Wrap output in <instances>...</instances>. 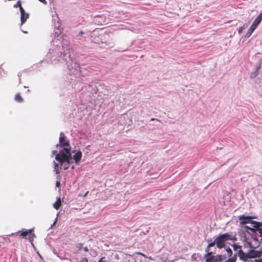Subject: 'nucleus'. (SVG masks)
<instances>
[{
    "mask_svg": "<svg viewBox=\"0 0 262 262\" xmlns=\"http://www.w3.org/2000/svg\"><path fill=\"white\" fill-rule=\"evenodd\" d=\"M32 231H33L32 229H30V230H26L25 231H23L20 233V235L23 236V237H26L27 235H29V233L32 232Z\"/></svg>",
    "mask_w": 262,
    "mask_h": 262,
    "instance_id": "nucleus-19",
    "label": "nucleus"
},
{
    "mask_svg": "<svg viewBox=\"0 0 262 262\" xmlns=\"http://www.w3.org/2000/svg\"><path fill=\"white\" fill-rule=\"evenodd\" d=\"M55 159L59 163L60 169L62 166L64 170L68 169L71 163H73L71 148H63L56 155Z\"/></svg>",
    "mask_w": 262,
    "mask_h": 262,
    "instance_id": "nucleus-2",
    "label": "nucleus"
},
{
    "mask_svg": "<svg viewBox=\"0 0 262 262\" xmlns=\"http://www.w3.org/2000/svg\"><path fill=\"white\" fill-rule=\"evenodd\" d=\"M105 258L104 257H101L98 261V262H108L104 260L103 259Z\"/></svg>",
    "mask_w": 262,
    "mask_h": 262,
    "instance_id": "nucleus-28",
    "label": "nucleus"
},
{
    "mask_svg": "<svg viewBox=\"0 0 262 262\" xmlns=\"http://www.w3.org/2000/svg\"><path fill=\"white\" fill-rule=\"evenodd\" d=\"M74 165H73V166H72L71 168L73 169H74Z\"/></svg>",
    "mask_w": 262,
    "mask_h": 262,
    "instance_id": "nucleus-41",
    "label": "nucleus"
},
{
    "mask_svg": "<svg viewBox=\"0 0 262 262\" xmlns=\"http://www.w3.org/2000/svg\"><path fill=\"white\" fill-rule=\"evenodd\" d=\"M154 120H157V121L160 122V121L159 120H158V119H155V118H151V119H150V121H154Z\"/></svg>",
    "mask_w": 262,
    "mask_h": 262,
    "instance_id": "nucleus-37",
    "label": "nucleus"
},
{
    "mask_svg": "<svg viewBox=\"0 0 262 262\" xmlns=\"http://www.w3.org/2000/svg\"><path fill=\"white\" fill-rule=\"evenodd\" d=\"M54 169L56 174H58L60 173V167H59L58 164L56 162L54 161Z\"/></svg>",
    "mask_w": 262,
    "mask_h": 262,
    "instance_id": "nucleus-18",
    "label": "nucleus"
},
{
    "mask_svg": "<svg viewBox=\"0 0 262 262\" xmlns=\"http://www.w3.org/2000/svg\"><path fill=\"white\" fill-rule=\"evenodd\" d=\"M227 257V254L212 255V252H210L206 253L204 258L206 262H222L223 260L226 259Z\"/></svg>",
    "mask_w": 262,
    "mask_h": 262,
    "instance_id": "nucleus-6",
    "label": "nucleus"
},
{
    "mask_svg": "<svg viewBox=\"0 0 262 262\" xmlns=\"http://www.w3.org/2000/svg\"><path fill=\"white\" fill-rule=\"evenodd\" d=\"M57 220V217L55 219L54 222H53V224L51 225L50 228H52L56 224Z\"/></svg>",
    "mask_w": 262,
    "mask_h": 262,
    "instance_id": "nucleus-30",
    "label": "nucleus"
},
{
    "mask_svg": "<svg viewBox=\"0 0 262 262\" xmlns=\"http://www.w3.org/2000/svg\"><path fill=\"white\" fill-rule=\"evenodd\" d=\"M58 145H59V144H57L56 145V147H58Z\"/></svg>",
    "mask_w": 262,
    "mask_h": 262,
    "instance_id": "nucleus-42",
    "label": "nucleus"
},
{
    "mask_svg": "<svg viewBox=\"0 0 262 262\" xmlns=\"http://www.w3.org/2000/svg\"><path fill=\"white\" fill-rule=\"evenodd\" d=\"M59 143L60 146L64 147V148H70L69 141L66 140V137L62 132L60 134Z\"/></svg>",
    "mask_w": 262,
    "mask_h": 262,
    "instance_id": "nucleus-8",
    "label": "nucleus"
},
{
    "mask_svg": "<svg viewBox=\"0 0 262 262\" xmlns=\"http://www.w3.org/2000/svg\"><path fill=\"white\" fill-rule=\"evenodd\" d=\"M246 27L243 26L239 28L238 33L240 34L242 32L243 30L245 29Z\"/></svg>",
    "mask_w": 262,
    "mask_h": 262,
    "instance_id": "nucleus-27",
    "label": "nucleus"
},
{
    "mask_svg": "<svg viewBox=\"0 0 262 262\" xmlns=\"http://www.w3.org/2000/svg\"><path fill=\"white\" fill-rule=\"evenodd\" d=\"M58 153H57V151L55 150H53L52 151V155H55V156H56L57 154H58Z\"/></svg>",
    "mask_w": 262,
    "mask_h": 262,
    "instance_id": "nucleus-31",
    "label": "nucleus"
},
{
    "mask_svg": "<svg viewBox=\"0 0 262 262\" xmlns=\"http://www.w3.org/2000/svg\"><path fill=\"white\" fill-rule=\"evenodd\" d=\"M47 56L50 58L51 61L53 59H55L57 56L61 57L66 61L69 69H70V66L72 68L74 69L76 71V74L78 72H81V68L79 64L76 62L73 63L69 50L67 48L65 49L63 46L58 45L56 48L54 49V45H53L52 47L49 50Z\"/></svg>",
    "mask_w": 262,
    "mask_h": 262,
    "instance_id": "nucleus-1",
    "label": "nucleus"
},
{
    "mask_svg": "<svg viewBox=\"0 0 262 262\" xmlns=\"http://www.w3.org/2000/svg\"><path fill=\"white\" fill-rule=\"evenodd\" d=\"M226 253H227V256L228 258L226 260L225 262H235L236 260V255L232 256V251L229 247L225 248Z\"/></svg>",
    "mask_w": 262,
    "mask_h": 262,
    "instance_id": "nucleus-7",
    "label": "nucleus"
},
{
    "mask_svg": "<svg viewBox=\"0 0 262 262\" xmlns=\"http://www.w3.org/2000/svg\"><path fill=\"white\" fill-rule=\"evenodd\" d=\"M251 225L249 227V229L253 232L252 234H254L255 230L257 228L262 226V222L257 221H252L250 223Z\"/></svg>",
    "mask_w": 262,
    "mask_h": 262,
    "instance_id": "nucleus-10",
    "label": "nucleus"
},
{
    "mask_svg": "<svg viewBox=\"0 0 262 262\" xmlns=\"http://www.w3.org/2000/svg\"><path fill=\"white\" fill-rule=\"evenodd\" d=\"M39 2H41V3H43L44 4H46L47 2L46 1V0H38Z\"/></svg>",
    "mask_w": 262,
    "mask_h": 262,
    "instance_id": "nucleus-36",
    "label": "nucleus"
},
{
    "mask_svg": "<svg viewBox=\"0 0 262 262\" xmlns=\"http://www.w3.org/2000/svg\"><path fill=\"white\" fill-rule=\"evenodd\" d=\"M262 20V12L256 17L255 19V21H256V23H258L260 24Z\"/></svg>",
    "mask_w": 262,
    "mask_h": 262,
    "instance_id": "nucleus-22",
    "label": "nucleus"
},
{
    "mask_svg": "<svg viewBox=\"0 0 262 262\" xmlns=\"http://www.w3.org/2000/svg\"><path fill=\"white\" fill-rule=\"evenodd\" d=\"M251 253L250 254V255H254V254L258 255V256H254V257H250V258H255V257H259L262 255V248L260 249V250L257 251V250H254L251 249Z\"/></svg>",
    "mask_w": 262,
    "mask_h": 262,
    "instance_id": "nucleus-16",
    "label": "nucleus"
},
{
    "mask_svg": "<svg viewBox=\"0 0 262 262\" xmlns=\"http://www.w3.org/2000/svg\"><path fill=\"white\" fill-rule=\"evenodd\" d=\"M250 226H245L244 227L246 229H249V228Z\"/></svg>",
    "mask_w": 262,
    "mask_h": 262,
    "instance_id": "nucleus-39",
    "label": "nucleus"
},
{
    "mask_svg": "<svg viewBox=\"0 0 262 262\" xmlns=\"http://www.w3.org/2000/svg\"><path fill=\"white\" fill-rule=\"evenodd\" d=\"M60 182L59 181H57L56 182V187H59L60 186Z\"/></svg>",
    "mask_w": 262,
    "mask_h": 262,
    "instance_id": "nucleus-33",
    "label": "nucleus"
},
{
    "mask_svg": "<svg viewBox=\"0 0 262 262\" xmlns=\"http://www.w3.org/2000/svg\"><path fill=\"white\" fill-rule=\"evenodd\" d=\"M262 20V12L256 17L255 19V21H256V23H258L260 24Z\"/></svg>",
    "mask_w": 262,
    "mask_h": 262,
    "instance_id": "nucleus-23",
    "label": "nucleus"
},
{
    "mask_svg": "<svg viewBox=\"0 0 262 262\" xmlns=\"http://www.w3.org/2000/svg\"><path fill=\"white\" fill-rule=\"evenodd\" d=\"M82 157V153L81 151H78L75 154V155L73 156V158H72V160L74 159L75 161V163L76 164H78V163L80 162Z\"/></svg>",
    "mask_w": 262,
    "mask_h": 262,
    "instance_id": "nucleus-14",
    "label": "nucleus"
},
{
    "mask_svg": "<svg viewBox=\"0 0 262 262\" xmlns=\"http://www.w3.org/2000/svg\"><path fill=\"white\" fill-rule=\"evenodd\" d=\"M76 248L78 249V250H80L82 249V245L81 243H78L76 245Z\"/></svg>",
    "mask_w": 262,
    "mask_h": 262,
    "instance_id": "nucleus-25",
    "label": "nucleus"
},
{
    "mask_svg": "<svg viewBox=\"0 0 262 262\" xmlns=\"http://www.w3.org/2000/svg\"><path fill=\"white\" fill-rule=\"evenodd\" d=\"M236 240V237L232 233H225L222 234H219L215 238L216 247L219 249L225 247L226 242L228 241H234Z\"/></svg>",
    "mask_w": 262,
    "mask_h": 262,
    "instance_id": "nucleus-4",
    "label": "nucleus"
},
{
    "mask_svg": "<svg viewBox=\"0 0 262 262\" xmlns=\"http://www.w3.org/2000/svg\"><path fill=\"white\" fill-rule=\"evenodd\" d=\"M84 34V32L82 31H80L79 32V35H82Z\"/></svg>",
    "mask_w": 262,
    "mask_h": 262,
    "instance_id": "nucleus-35",
    "label": "nucleus"
},
{
    "mask_svg": "<svg viewBox=\"0 0 262 262\" xmlns=\"http://www.w3.org/2000/svg\"><path fill=\"white\" fill-rule=\"evenodd\" d=\"M248 261H249V260L247 259L246 261L248 262Z\"/></svg>",
    "mask_w": 262,
    "mask_h": 262,
    "instance_id": "nucleus-43",
    "label": "nucleus"
},
{
    "mask_svg": "<svg viewBox=\"0 0 262 262\" xmlns=\"http://www.w3.org/2000/svg\"><path fill=\"white\" fill-rule=\"evenodd\" d=\"M89 193V191H87L85 194L84 195H83L84 197H85L87 194L88 193Z\"/></svg>",
    "mask_w": 262,
    "mask_h": 262,
    "instance_id": "nucleus-40",
    "label": "nucleus"
},
{
    "mask_svg": "<svg viewBox=\"0 0 262 262\" xmlns=\"http://www.w3.org/2000/svg\"><path fill=\"white\" fill-rule=\"evenodd\" d=\"M254 217L251 216H245L244 215H240L238 217L239 220L240 221V224L242 225H244L247 223H251L253 221L252 220Z\"/></svg>",
    "mask_w": 262,
    "mask_h": 262,
    "instance_id": "nucleus-9",
    "label": "nucleus"
},
{
    "mask_svg": "<svg viewBox=\"0 0 262 262\" xmlns=\"http://www.w3.org/2000/svg\"><path fill=\"white\" fill-rule=\"evenodd\" d=\"M20 12L21 24H23L28 18L29 14L28 13H26L23 8H20Z\"/></svg>",
    "mask_w": 262,
    "mask_h": 262,
    "instance_id": "nucleus-12",
    "label": "nucleus"
},
{
    "mask_svg": "<svg viewBox=\"0 0 262 262\" xmlns=\"http://www.w3.org/2000/svg\"><path fill=\"white\" fill-rule=\"evenodd\" d=\"M233 250L236 252L234 255L238 256L239 259L243 261H246L247 259L250 258V257H254L258 256V255L254 254V255H250L251 253V249H247L244 251V249H242V246L236 245H233Z\"/></svg>",
    "mask_w": 262,
    "mask_h": 262,
    "instance_id": "nucleus-5",
    "label": "nucleus"
},
{
    "mask_svg": "<svg viewBox=\"0 0 262 262\" xmlns=\"http://www.w3.org/2000/svg\"><path fill=\"white\" fill-rule=\"evenodd\" d=\"M254 235H255L256 236L259 235V236L262 238V228H260V227L257 228V229H256Z\"/></svg>",
    "mask_w": 262,
    "mask_h": 262,
    "instance_id": "nucleus-20",
    "label": "nucleus"
},
{
    "mask_svg": "<svg viewBox=\"0 0 262 262\" xmlns=\"http://www.w3.org/2000/svg\"><path fill=\"white\" fill-rule=\"evenodd\" d=\"M260 67V64L259 63L254 69L253 71L251 73V78H255L258 74V71Z\"/></svg>",
    "mask_w": 262,
    "mask_h": 262,
    "instance_id": "nucleus-15",
    "label": "nucleus"
},
{
    "mask_svg": "<svg viewBox=\"0 0 262 262\" xmlns=\"http://www.w3.org/2000/svg\"><path fill=\"white\" fill-rule=\"evenodd\" d=\"M28 239L30 242H32L33 240V237L29 234Z\"/></svg>",
    "mask_w": 262,
    "mask_h": 262,
    "instance_id": "nucleus-29",
    "label": "nucleus"
},
{
    "mask_svg": "<svg viewBox=\"0 0 262 262\" xmlns=\"http://www.w3.org/2000/svg\"><path fill=\"white\" fill-rule=\"evenodd\" d=\"M244 249L249 248V249L254 250V249L259 247L260 244V241L258 239L257 236L253 234H250L248 233V236L245 235L244 239Z\"/></svg>",
    "mask_w": 262,
    "mask_h": 262,
    "instance_id": "nucleus-3",
    "label": "nucleus"
},
{
    "mask_svg": "<svg viewBox=\"0 0 262 262\" xmlns=\"http://www.w3.org/2000/svg\"><path fill=\"white\" fill-rule=\"evenodd\" d=\"M59 33L60 32H55V36H58L59 35Z\"/></svg>",
    "mask_w": 262,
    "mask_h": 262,
    "instance_id": "nucleus-38",
    "label": "nucleus"
},
{
    "mask_svg": "<svg viewBox=\"0 0 262 262\" xmlns=\"http://www.w3.org/2000/svg\"><path fill=\"white\" fill-rule=\"evenodd\" d=\"M83 250L85 252H88L89 251V249L87 247H85L83 248Z\"/></svg>",
    "mask_w": 262,
    "mask_h": 262,
    "instance_id": "nucleus-32",
    "label": "nucleus"
},
{
    "mask_svg": "<svg viewBox=\"0 0 262 262\" xmlns=\"http://www.w3.org/2000/svg\"><path fill=\"white\" fill-rule=\"evenodd\" d=\"M18 7L19 8V10H20V8H23L21 5V2L20 1H18L17 3L14 5V8H17Z\"/></svg>",
    "mask_w": 262,
    "mask_h": 262,
    "instance_id": "nucleus-24",
    "label": "nucleus"
},
{
    "mask_svg": "<svg viewBox=\"0 0 262 262\" xmlns=\"http://www.w3.org/2000/svg\"><path fill=\"white\" fill-rule=\"evenodd\" d=\"M29 235H31V236L32 237H33V238H34V237H35V234H34V233H32V232L29 233Z\"/></svg>",
    "mask_w": 262,
    "mask_h": 262,
    "instance_id": "nucleus-34",
    "label": "nucleus"
},
{
    "mask_svg": "<svg viewBox=\"0 0 262 262\" xmlns=\"http://www.w3.org/2000/svg\"><path fill=\"white\" fill-rule=\"evenodd\" d=\"M259 24V23H256V21L254 20L252 25L251 26L247 33H246V37H249Z\"/></svg>",
    "mask_w": 262,
    "mask_h": 262,
    "instance_id": "nucleus-11",
    "label": "nucleus"
},
{
    "mask_svg": "<svg viewBox=\"0 0 262 262\" xmlns=\"http://www.w3.org/2000/svg\"><path fill=\"white\" fill-rule=\"evenodd\" d=\"M207 242L208 243V246L205 249V251L206 252V253L210 252L211 251H210V248L212 247H213L215 245V244H216L215 239L213 242H212L211 239H207Z\"/></svg>",
    "mask_w": 262,
    "mask_h": 262,
    "instance_id": "nucleus-13",
    "label": "nucleus"
},
{
    "mask_svg": "<svg viewBox=\"0 0 262 262\" xmlns=\"http://www.w3.org/2000/svg\"><path fill=\"white\" fill-rule=\"evenodd\" d=\"M61 205V200H60V198H58L57 199V201L53 204V207L55 209L58 210Z\"/></svg>",
    "mask_w": 262,
    "mask_h": 262,
    "instance_id": "nucleus-17",
    "label": "nucleus"
},
{
    "mask_svg": "<svg viewBox=\"0 0 262 262\" xmlns=\"http://www.w3.org/2000/svg\"><path fill=\"white\" fill-rule=\"evenodd\" d=\"M15 99L18 102H22L23 101V99L19 93L16 94Z\"/></svg>",
    "mask_w": 262,
    "mask_h": 262,
    "instance_id": "nucleus-21",
    "label": "nucleus"
},
{
    "mask_svg": "<svg viewBox=\"0 0 262 262\" xmlns=\"http://www.w3.org/2000/svg\"><path fill=\"white\" fill-rule=\"evenodd\" d=\"M248 262H262V258L255 259L254 260H249Z\"/></svg>",
    "mask_w": 262,
    "mask_h": 262,
    "instance_id": "nucleus-26",
    "label": "nucleus"
}]
</instances>
